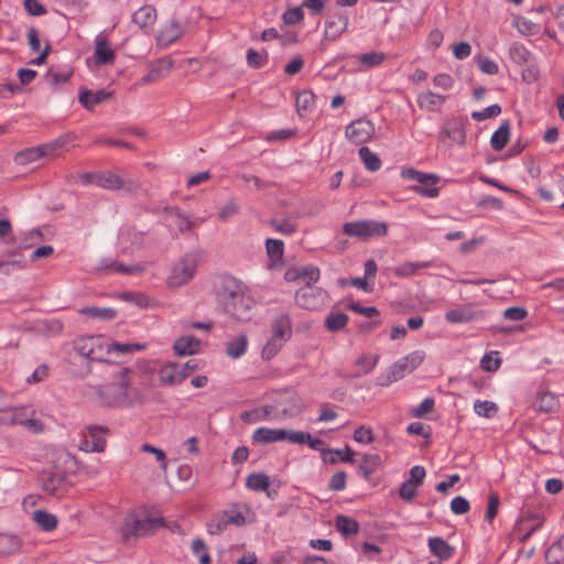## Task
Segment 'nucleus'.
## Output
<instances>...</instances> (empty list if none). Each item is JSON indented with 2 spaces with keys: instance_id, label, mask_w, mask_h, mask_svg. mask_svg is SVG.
<instances>
[{
  "instance_id": "nucleus-1",
  "label": "nucleus",
  "mask_w": 564,
  "mask_h": 564,
  "mask_svg": "<svg viewBox=\"0 0 564 564\" xmlns=\"http://www.w3.org/2000/svg\"><path fill=\"white\" fill-rule=\"evenodd\" d=\"M214 290L217 304L226 315L239 321L248 319L253 299L239 280L230 275H219L215 280Z\"/></svg>"
},
{
  "instance_id": "nucleus-2",
  "label": "nucleus",
  "mask_w": 564,
  "mask_h": 564,
  "mask_svg": "<svg viewBox=\"0 0 564 564\" xmlns=\"http://www.w3.org/2000/svg\"><path fill=\"white\" fill-rule=\"evenodd\" d=\"M130 375L129 368H121L119 371L113 373L110 381L88 387L87 394L94 399V401L104 408L111 409H124L133 403V391L130 387Z\"/></svg>"
},
{
  "instance_id": "nucleus-3",
  "label": "nucleus",
  "mask_w": 564,
  "mask_h": 564,
  "mask_svg": "<svg viewBox=\"0 0 564 564\" xmlns=\"http://www.w3.org/2000/svg\"><path fill=\"white\" fill-rule=\"evenodd\" d=\"M202 262L200 251H189L183 254L171 268L166 279V286L177 290L188 284L196 275Z\"/></svg>"
},
{
  "instance_id": "nucleus-4",
  "label": "nucleus",
  "mask_w": 564,
  "mask_h": 564,
  "mask_svg": "<svg viewBox=\"0 0 564 564\" xmlns=\"http://www.w3.org/2000/svg\"><path fill=\"white\" fill-rule=\"evenodd\" d=\"M401 176L404 180L419 182L420 185L411 186V191L417 195L427 198H436L440 195V188L433 187V185L441 181L438 174L421 172L413 167H403L401 170Z\"/></svg>"
},
{
  "instance_id": "nucleus-5",
  "label": "nucleus",
  "mask_w": 564,
  "mask_h": 564,
  "mask_svg": "<svg viewBox=\"0 0 564 564\" xmlns=\"http://www.w3.org/2000/svg\"><path fill=\"white\" fill-rule=\"evenodd\" d=\"M343 232L348 237L368 240L373 237H384L388 234V225L375 219L349 221L343 225Z\"/></svg>"
},
{
  "instance_id": "nucleus-6",
  "label": "nucleus",
  "mask_w": 564,
  "mask_h": 564,
  "mask_svg": "<svg viewBox=\"0 0 564 564\" xmlns=\"http://www.w3.org/2000/svg\"><path fill=\"white\" fill-rule=\"evenodd\" d=\"M61 143H41L19 151L14 161L17 164L25 165L37 161L41 158H55Z\"/></svg>"
},
{
  "instance_id": "nucleus-7",
  "label": "nucleus",
  "mask_w": 564,
  "mask_h": 564,
  "mask_svg": "<svg viewBox=\"0 0 564 564\" xmlns=\"http://www.w3.org/2000/svg\"><path fill=\"white\" fill-rule=\"evenodd\" d=\"M74 349L89 360H104L105 349L102 338L97 336H82L74 340Z\"/></svg>"
},
{
  "instance_id": "nucleus-8",
  "label": "nucleus",
  "mask_w": 564,
  "mask_h": 564,
  "mask_svg": "<svg viewBox=\"0 0 564 564\" xmlns=\"http://www.w3.org/2000/svg\"><path fill=\"white\" fill-rule=\"evenodd\" d=\"M87 432L84 434V440L80 444V449L90 453H101L106 448L105 434L109 432L106 425H89Z\"/></svg>"
},
{
  "instance_id": "nucleus-9",
  "label": "nucleus",
  "mask_w": 564,
  "mask_h": 564,
  "mask_svg": "<svg viewBox=\"0 0 564 564\" xmlns=\"http://www.w3.org/2000/svg\"><path fill=\"white\" fill-rule=\"evenodd\" d=\"M173 68L169 57L156 59L149 65V72L138 82L137 86H145L166 77Z\"/></svg>"
},
{
  "instance_id": "nucleus-10",
  "label": "nucleus",
  "mask_w": 564,
  "mask_h": 564,
  "mask_svg": "<svg viewBox=\"0 0 564 564\" xmlns=\"http://www.w3.org/2000/svg\"><path fill=\"white\" fill-rule=\"evenodd\" d=\"M223 514L229 525L242 527L254 521V512L247 503H234Z\"/></svg>"
},
{
  "instance_id": "nucleus-11",
  "label": "nucleus",
  "mask_w": 564,
  "mask_h": 564,
  "mask_svg": "<svg viewBox=\"0 0 564 564\" xmlns=\"http://www.w3.org/2000/svg\"><path fill=\"white\" fill-rule=\"evenodd\" d=\"M375 126L368 119H357L346 128V137L351 141H370L375 137Z\"/></svg>"
},
{
  "instance_id": "nucleus-12",
  "label": "nucleus",
  "mask_w": 564,
  "mask_h": 564,
  "mask_svg": "<svg viewBox=\"0 0 564 564\" xmlns=\"http://www.w3.org/2000/svg\"><path fill=\"white\" fill-rule=\"evenodd\" d=\"M183 33V25L178 21L171 19L161 25L156 35V42L160 46L166 47L177 41Z\"/></svg>"
},
{
  "instance_id": "nucleus-13",
  "label": "nucleus",
  "mask_w": 564,
  "mask_h": 564,
  "mask_svg": "<svg viewBox=\"0 0 564 564\" xmlns=\"http://www.w3.org/2000/svg\"><path fill=\"white\" fill-rule=\"evenodd\" d=\"M425 354L422 350H415L398 360L392 367L394 377H403L405 372L416 369L424 360Z\"/></svg>"
},
{
  "instance_id": "nucleus-14",
  "label": "nucleus",
  "mask_w": 564,
  "mask_h": 564,
  "mask_svg": "<svg viewBox=\"0 0 564 564\" xmlns=\"http://www.w3.org/2000/svg\"><path fill=\"white\" fill-rule=\"evenodd\" d=\"M155 21L156 10L150 4L142 6L132 15V22L147 34L152 31Z\"/></svg>"
},
{
  "instance_id": "nucleus-15",
  "label": "nucleus",
  "mask_w": 564,
  "mask_h": 564,
  "mask_svg": "<svg viewBox=\"0 0 564 564\" xmlns=\"http://www.w3.org/2000/svg\"><path fill=\"white\" fill-rule=\"evenodd\" d=\"M42 489L52 497H62L67 490L65 476L58 473L43 476Z\"/></svg>"
},
{
  "instance_id": "nucleus-16",
  "label": "nucleus",
  "mask_w": 564,
  "mask_h": 564,
  "mask_svg": "<svg viewBox=\"0 0 564 564\" xmlns=\"http://www.w3.org/2000/svg\"><path fill=\"white\" fill-rule=\"evenodd\" d=\"M322 293L312 285H305L295 293V302L305 310H316L321 304Z\"/></svg>"
},
{
  "instance_id": "nucleus-17",
  "label": "nucleus",
  "mask_w": 564,
  "mask_h": 564,
  "mask_svg": "<svg viewBox=\"0 0 564 564\" xmlns=\"http://www.w3.org/2000/svg\"><path fill=\"white\" fill-rule=\"evenodd\" d=\"M349 18L345 13H339L334 20L325 22L324 36L329 41L338 40L348 29Z\"/></svg>"
},
{
  "instance_id": "nucleus-18",
  "label": "nucleus",
  "mask_w": 564,
  "mask_h": 564,
  "mask_svg": "<svg viewBox=\"0 0 564 564\" xmlns=\"http://www.w3.org/2000/svg\"><path fill=\"white\" fill-rule=\"evenodd\" d=\"M186 379V373L182 372L178 364H165L159 370V381L161 386H176Z\"/></svg>"
},
{
  "instance_id": "nucleus-19",
  "label": "nucleus",
  "mask_w": 564,
  "mask_h": 564,
  "mask_svg": "<svg viewBox=\"0 0 564 564\" xmlns=\"http://www.w3.org/2000/svg\"><path fill=\"white\" fill-rule=\"evenodd\" d=\"M112 94L106 91L104 89L100 90H87L80 89L78 95L79 102L88 110H93L95 106L101 104L102 101L110 99Z\"/></svg>"
},
{
  "instance_id": "nucleus-20",
  "label": "nucleus",
  "mask_w": 564,
  "mask_h": 564,
  "mask_svg": "<svg viewBox=\"0 0 564 564\" xmlns=\"http://www.w3.org/2000/svg\"><path fill=\"white\" fill-rule=\"evenodd\" d=\"M272 337L286 341L292 335V324L288 314H280L271 323Z\"/></svg>"
},
{
  "instance_id": "nucleus-21",
  "label": "nucleus",
  "mask_w": 564,
  "mask_h": 564,
  "mask_svg": "<svg viewBox=\"0 0 564 564\" xmlns=\"http://www.w3.org/2000/svg\"><path fill=\"white\" fill-rule=\"evenodd\" d=\"M445 100L446 96L436 94L432 90L421 93L416 99L419 107L427 111L440 110Z\"/></svg>"
},
{
  "instance_id": "nucleus-22",
  "label": "nucleus",
  "mask_w": 564,
  "mask_h": 564,
  "mask_svg": "<svg viewBox=\"0 0 564 564\" xmlns=\"http://www.w3.org/2000/svg\"><path fill=\"white\" fill-rule=\"evenodd\" d=\"M430 552L440 558V561L449 560L454 554V547L443 538L432 536L427 541Z\"/></svg>"
},
{
  "instance_id": "nucleus-23",
  "label": "nucleus",
  "mask_w": 564,
  "mask_h": 564,
  "mask_svg": "<svg viewBox=\"0 0 564 564\" xmlns=\"http://www.w3.org/2000/svg\"><path fill=\"white\" fill-rule=\"evenodd\" d=\"M284 429L259 427L253 432L252 438L259 444H269L284 441Z\"/></svg>"
},
{
  "instance_id": "nucleus-24",
  "label": "nucleus",
  "mask_w": 564,
  "mask_h": 564,
  "mask_svg": "<svg viewBox=\"0 0 564 564\" xmlns=\"http://www.w3.org/2000/svg\"><path fill=\"white\" fill-rule=\"evenodd\" d=\"M115 58V52L110 47L108 41L102 36L96 37L95 45V59L96 64L104 65L108 63H112Z\"/></svg>"
},
{
  "instance_id": "nucleus-25",
  "label": "nucleus",
  "mask_w": 564,
  "mask_h": 564,
  "mask_svg": "<svg viewBox=\"0 0 564 564\" xmlns=\"http://www.w3.org/2000/svg\"><path fill=\"white\" fill-rule=\"evenodd\" d=\"M200 341L194 336H181L174 343V351L178 356L195 354L199 348Z\"/></svg>"
},
{
  "instance_id": "nucleus-26",
  "label": "nucleus",
  "mask_w": 564,
  "mask_h": 564,
  "mask_svg": "<svg viewBox=\"0 0 564 564\" xmlns=\"http://www.w3.org/2000/svg\"><path fill=\"white\" fill-rule=\"evenodd\" d=\"M433 267L432 261L404 262L393 268V273L398 278H409L415 275L421 269Z\"/></svg>"
},
{
  "instance_id": "nucleus-27",
  "label": "nucleus",
  "mask_w": 564,
  "mask_h": 564,
  "mask_svg": "<svg viewBox=\"0 0 564 564\" xmlns=\"http://www.w3.org/2000/svg\"><path fill=\"white\" fill-rule=\"evenodd\" d=\"M509 56L516 64L522 66L530 64L533 56L530 51L521 43H512L509 47Z\"/></svg>"
},
{
  "instance_id": "nucleus-28",
  "label": "nucleus",
  "mask_w": 564,
  "mask_h": 564,
  "mask_svg": "<svg viewBox=\"0 0 564 564\" xmlns=\"http://www.w3.org/2000/svg\"><path fill=\"white\" fill-rule=\"evenodd\" d=\"M32 519L43 531H53L58 523L56 516L45 510H35Z\"/></svg>"
},
{
  "instance_id": "nucleus-29",
  "label": "nucleus",
  "mask_w": 564,
  "mask_h": 564,
  "mask_svg": "<svg viewBox=\"0 0 564 564\" xmlns=\"http://www.w3.org/2000/svg\"><path fill=\"white\" fill-rule=\"evenodd\" d=\"M248 348V337L243 334L238 335L227 343L226 352L229 357L236 359L241 357Z\"/></svg>"
},
{
  "instance_id": "nucleus-30",
  "label": "nucleus",
  "mask_w": 564,
  "mask_h": 564,
  "mask_svg": "<svg viewBox=\"0 0 564 564\" xmlns=\"http://www.w3.org/2000/svg\"><path fill=\"white\" fill-rule=\"evenodd\" d=\"M97 186L105 189L117 191L123 188L124 181L111 172H104L98 173Z\"/></svg>"
},
{
  "instance_id": "nucleus-31",
  "label": "nucleus",
  "mask_w": 564,
  "mask_h": 564,
  "mask_svg": "<svg viewBox=\"0 0 564 564\" xmlns=\"http://www.w3.org/2000/svg\"><path fill=\"white\" fill-rule=\"evenodd\" d=\"M381 458L377 454H365L359 464V473L367 479L379 467Z\"/></svg>"
},
{
  "instance_id": "nucleus-32",
  "label": "nucleus",
  "mask_w": 564,
  "mask_h": 564,
  "mask_svg": "<svg viewBox=\"0 0 564 564\" xmlns=\"http://www.w3.org/2000/svg\"><path fill=\"white\" fill-rule=\"evenodd\" d=\"M315 96L310 90H303L296 96V110L300 116H305L314 109Z\"/></svg>"
},
{
  "instance_id": "nucleus-33",
  "label": "nucleus",
  "mask_w": 564,
  "mask_h": 564,
  "mask_svg": "<svg viewBox=\"0 0 564 564\" xmlns=\"http://www.w3.org/2000/svg\"><path fill=\"white\" fill-rule=\"evenodd\" d=\"M475 318V313L466 307L454 308L445 313V319L452 324L468 323Z\"/></svg>"
},
{
  "instance_id": "nucleus-34",
  "label": "nucleus",
  "mask_w": 564,
  "mask_h": 564,
  "mask_svg": "<svg viewBox=\"0 0 564 564\" xmlns=\"http://www.w3.org/2000/svg\"><path fill=\"white\" fill-rule=\"evenodd\" d=\"M335 527L345 536L354 535L359 531L358 522L343 514L336 517Z\"/></svg>"
},
{
  "instance_id": "nucleus-35",
  "label": "nucleus",
  "mask_w": 564,
  "mask_h": 564,
  "mask_svg": "<svg viewBox=\"0 0 564 564\" xmlns=\"http://www.w3.org/2000/svg\"><path fill=\"white\" fill-rule=\"evenodd\" d=\"M545 558L550 564H560L564 561V534L546 550Z\"/></svg>"
},
{
  "instance_id": "nucleus-36",
  "label": "nucleus",
  "mask_w": 564,
  "mask_h": 564,
  "mask_svg": "<svg viewBox=\"0 0 564 564\" xmlns=\"http://www.w3.org/2000/svg\"><path fill=\"white\" fill-rule=\"evenodd\" d=\"M558 406V400L555 394L551 392H541L539 393L535 408L541 412H552Z\"/></svg>"
},
{
  "instance_id": "nucleus-37",
  "label": "nucleus",
  "mask_w": 564,
  "mask_h": 564,
  "mask_svg": "<svg viewBox=\"0 0 564 564\" xmlns=\"http://www.w3.org/2000/svg\"><path fill=\"white\" fill-rule=\"evenodd\" d=\"M246 486L254 491H267L270 487L269 476L264 473L250 474L247 477Z\"/></svg>"
},
{
  "instance_id": "nucleus-38",
  "label": "nucleus",
  "mask_w": 564,
  "mask_h": 564,
  "mask_svg": "<svg viewBox=\"0 0 564 564\" xmlns=\"http://www.w3.org/2000/svg\"><path fill=\"white\" fill-rule=\"evenodd\" d=\"M138 529V536H144L154 532L158 528L163 525V519L147 518L143 520L134 519Z\"/></svg>"
},
{
  "instance_id": "nucleus-39",
  "label": "nucleus",
  "mask_w": 564,
  "mask_h": 564,
  "mask_svg": "<svg viewBox=\"0 0 564 564\" xmlns=\"http://www.w3.org/2000/svg\"><path fill=\"white\" fill-rule=\"evenodd\" d=\"M79 313L90 318L105 321L113 319L117 316V312L111 307H83Z\"/></svg>"
},
{
  "instance_id": "nucleus-40",
  "label": "nucleus",
  "mask_w": 564,
  "mask_h": 564,
  "mask_svg": "<svg viewBox=\"0 0 564 564\" xmlns=\"http://www.w3.org/2000/svg\"><path fill=\"white\" fill-rule=\"evenodd\" d=\"M22 542L13 534H0V553L12 554L21 549Z\"/></svg>"
},
{
  "instance_id": "nucleus-41",
  "label": "nucleus",
  "mask_w": 564,
  "mask_h": 564,
  "mask_svg": "<svg viewBox=\"0 0 564 564\" xmlns=\"http://www.w3.org/2000/svg\"><path fill=\"white\" fill-rule=\"evenodd\" d=\"M348 322V316L341 312H330L325 318V326L330 332L343 329Z\"/></svg>"
},
{
  "instance_id": "nucleus-42",
  "label": "nucleus",
  "mask_w": 564,
  "mask_h": 564,
  "mask_svg": "<svg viewBox=\"0 0 564 564\" xmlns=\"http://www.w3.org/2000/svg\"><path fill=\"white\" fill-rule=\"evenodd\" d=\"M359 156L368 171L377 172L378 170H380L381 161L376 153H373L369 150V148H367V147L360 148Z\"/></svg>"
},
{
  "instance_id": "nucleus-43",
  "label": "nucleus",
  "mask_w": 564,
  "mask_h": 564,
  "mask_svg": "<svg viewBox=\"0 0 564 564\" xmlns=\"http://www.w3.org/2000/svg\"><path fill=\"white\" fill-rule=\"evenodd\" d=\"M513 25L522 35H534L540 31L539 24L524 17H517L513 21Z\"/></svg>"
},
{
  "instance_id": "nucleus-44",
  "label": "nucleus",
  "mask_w": 564,
  "mask_h": 564,
  "mask_svg": "<svg viewBox=\"0 0 564 564\" xmlns=\"http://www.w3.org/2000/svg\"><path fill=\"white\" fill-rule=\"evenodd\" d=\"M474 411L479 416L490 419V417L495 416L496 413L498 412V406L496 403H494L491 401L477 400L474 403Z\"/></svg>"
},
{
  "instance_id": "nucleus-45",
  "label": "nucleus",
  "mask_w": 564,
  "mask_h": 564,
  "mask_svg": "<svg viewBox=\"0 0 564 564\" xmlns=\"http://www.w3.org/2000/svg\"><path fill=\"white\" fill-rule=\"evenodd\" d=\"M270 226L278 232L282 234V235H285V236H291L293 235L296 229H297V225L288 219V218H282V219H271L270 220Z\"/></svg>"
},
{
  "instance_id": "nucleus-46",
  "label": "nucleus",
  "mask_w": 564,
  "mask_h": 564,
  "mask_svg": "<svg viewBox=\"0 0 564 564\" xmlns=\"http://www.w3.org/2000/svg\"><path fill=\"white\" fill-rule=\"evenodd\" d=\"M267 253L270 259L281 260L284 252V243L282 240L269 238L265 241Z\"/></svg>"
},
{
  "instance_id": "nucleus-47",
  "label": "nucleus",
  "mask_w": 564,
  "mask_h": 564,
  "mask_svg": "<svg viewBox=\"0 0 564 564\" xmlns=\"http://www.w3.org/2000/svg\"><path fill=\"white\" fill-rule=\"evenodd\" d=\"M444 132L452 141H463L466 137L463 124L458 121L447 122L444 128Z\"/></svg>"
},
{
  "instance_id": "nucleus-48",
  "label": "nucleus",
  "mask_w": 564,
  "mask_h": 564,
  "mask_svg": "<svg viewBox=\"0 0 564 564\" xmlns=\"http://www.w3.org/2000/svg\"><path fill=\"white\" fill-rule=\"evenodd\" d=\"M384 58L386 55L382 52H369L361 54L359 56V62L367 68H371L381 65Z\"/></svg>"
},
{
  "instance_id": "nucleus-49",
  "label": "nucleus",
  "mask_w": 564,
  "mask_h": 564,
  "mask_svg": "<svg viewBox=\"0 0 564 564\" xmlns=\"http://www.w3.org/2000/svg\"><path fill=\"white\" fill-rule=\"evenodd\" d=\"M284 345V341L274 338L271 336V338L268 340V343L262 348V358L265 360L272 359L282 348Z\"/></svg>"
},
{
  "instance_id": "nucleus-50",
  "label": "nucleus",
  "mask_w": 564,
  "mask_h": 564,
  "mask_svg": "<svg viewBox=\"0 0 564 564\" xmlns=\"http://www.w3.org/2000/svg\"><path fill=\"white\" fill-rule=\"evenodd\" d=\"M435 401L433 398L424 399L419 405L412 408L410 410V414L413 417H423L424 415L431 413L434 410Z\"/></svg>"
},
{
  "instance_id": "nucleus-51",
  "label": "nucleus",
  "mask_w": 564,
  "mask_h": 564,
  "mask_svg": "<svg viewBox=\"0 0 564 564\" xmlns=\"http://www.w3.org/2000/svg\"><path fill=\"white\" fill-rule=\"evenodd\" d=\"M192 551L196 556H198L199 564H209L210 563V556H209L206 545L202 539L193 540Z\"/></svg>"
},
{
  "instance_id": "nucleus-52",
  "label": "nucleus",
  "mask_w": 564,
  "mask_h": 564,
  "mask_svg": "<svg viewBox=\"0 0 564 564\" xmlns=\"http://www.w3.org/2000/svg\"><path fill=\"white\" fill-rule=\"evenodd\" d=\"M8 256L9 258L4 260V263L7 264L6 270H3L4 274L9 275L14 269L22 270L25 268L26 263L21 254L10 253Z\"/></svg>"
},
{
  "instance_id": "nucleus-53",
  "label": "nucleus",
  "mask_w": 564,
  "mask_h": 564,
  "mask_svg": "<svg viewBox=\"0 0 564 564\" xmlns=\"http://www.w3.org/2000/svg\"><path fill=\"white\" fill-rule=\"evenodd\" d=\"M346 473L344 470H339L330 477L328 488L333 491H341L346 488Z\"/></svg>"
},
{
  "instance_id": "nucleus-54",
  "label": "nucleus",
  "mask_w": 564,
  "mask_h": 564,
  "mask_svg": "<svg viewBox=\"0 0 564 564\" xmlns=\"http://www.w3.org/2000/svg\"><path fill=\"white\" fill-rule=\"evenodd\" d=\"M301 280H303L306 285H311L319 279V269L314 265H307L300 268Z\"/></svg>"
},
{
  "instance_id": "nucleus-55",
  "label": "nucleus",
  "mask_w": 564,
  "mask_h": 564,
  "mask_svg": "<svg viewBox=\"0 0 564 564\" xmlns=\"http://www.w3.org/2000/svg\"><path fill=\"white\" fill-rule=\"evenodd\" d=\"M141 451L144 453H151L152 455H154L155 459L160 463V467L163 470H166L167 464H166V455H165L164 451H162L161 448H156L153 445L148 444V443H145L141 446Z\"/></svg>"
},
{
  "instance_id": "nucleus-56",
  "label": "nucleus",
  "mask_w": 564,
  "mask_h": 564,
  "mask_svg": "<svg viewBox=\"0 0 564 564\" xmlns=\"http://www.w3.org/2000/svg\"><path fill=\"white\" fill-rule=\"evenodd\" d=\"M477 206L485 209L500 210L503 207V202L495 196H484L477 203Z\"/></svg>"
},
{
  "instance_id": "nucleus-57",
  "label": "nucleus",
  "mask_w": 564,
  "mask_h": 564,
  "mask_svg": "<svg viewBox=\"0 0 564 564\" xmlns=\"http://www.w3.org/2000/svg\"><path fill=\"white\" fill-rule=\"evenodd\" d=\"M454 78L446 73L437 74L433 77V84L435 87L442 89V90H449L454 86Z\"/></svg>"
},
{
  "instance_id": "nucleus-58",
  "label": "nucleus",
  "mask_w": 564,
  "mask_h": 564,
  "mask_svg": "<svg viewBox=\"0 0 564 564\" xmlns=\"http://www.w3.org/2000/svg\"><path fill=\"white\" fill-rule=\"evenodd\" d=\"M354 440L358 443L370 444L373 442V433L370 427L359 426L354 432Z\"/></svg>"
},
{
  "instance_id": "nucleus-59",
  "label": "nucleus",
  "mask_w": 564,
  "mask_h": 564,
  "mask_svg": "<svg viewBox=\"0 0 564 564\" xmlns=\"http://www.w3.org/2000/svg\"><path fill=\"white\" fill-rule=\"evenodd\" d=\"M469 509L470 505L468 500L462 496H457L451 501V510L455 514H465Z\"/></svg>"
},
{
  "instance_id": "nucleus-60",
  "label": "nucleus",
  "mask_w": 564,
  "mask_h": 564,
  "mask_svg": "<svg viewBox=\"0 0 564 564\" xmlns=\"http://www.w3.org/2000/svg\"><path fill=\"white\" fill-rule=\"evenodd\" d=\"M238 212H239V205L234 200H229L218 212V218L221 221H226L230 217L237 215Z\"/></svg>"
},
{
  "instance_id": "nucleus-61",
  "label": "nucleus",
  "mask_w": 564,
  "mask_h": 564,
  "mask_svg": "<svg viewBox=\"0 0 564 564\" xmlns=\"http://www.w3.org/2000/svg\"><path fill=\"white\" fill-rule=\"evenodd\" d=\"M527 315V310L521 306H512L503 311V317L508 321L519 322L524 319Z\"/></svg>"
},
{
  "instance_id": "nucleus-62",
  "label": "nucleus",
  "mask_w": 564,
  "mask_h": 564,
  "mask_svg": "<svg viewBox=\"0 0 564 564\" xmlns=\"http://www.w3.org/2000/svg\"><path fill=\"white\" fill-rule=\"evenodd\" d=\"M228 527H229V524L227 523L225 516L221 513V516L219 518L212 520L207 524V531L209 534H213V535L220 534Z\"/></svg>"
},
{
  "instance_id": "nucleus-63",
  "label": "nucleus",
  "mask_w": 564,
  "mask_h": 564,
  "mask_svg": "<svg viewBox=\"0 0 564 564\" xmlns=\"http://www.w3.org/2000/svg\"><path fill=\"white\" fill-rule=\"evenodd\" d=\"M304 19V12L302 8H292L284 12L283 20L285 24H297Z\"/></svg>"
},
{
  "instance_id": "nucleus-64",
  "label": "nucleus",
  "mask_w": 564,
  "mask_h": 564,
  "mask_svg": "<svg viewBox=\"0 0 564 564\" xmlns=\"http://www.w3.org/2000/svg\"><path fill=\"white\" fill-rule=\"evenodd\" d=\"M175 226L178 228L180 231H187L192 228V223L189 218L185 215H183L178 208H174L172 210Z\"/></svg>"
}]
</instances>
